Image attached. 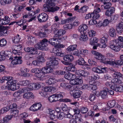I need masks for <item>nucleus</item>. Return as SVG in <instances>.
I'll return each mask as SVG.
<instances>
[{"label":"nucleus","mask_w":123,"mask_h":123,"mask_svg":"<svg viewBox=\"0 0 123 123\" xmlns=\"http://www.w3.org/2000/svg\"><path fill=\"white\" fill-rule=\"evenodd\" d=\"M113 73L112 76L114 78L113 79V84L110 87L111 88L116 92H122L123 91V87L119 85L121 82V81L118 79L122 77V74L120 72L116 71L113 69H112Z\"/></svg>","instance_id":"f257e3e1"},{"label":"nucleus","mask_w":123,"mask_h":123,"mask_svg":"<svg viewBox=\"0 0 123 123\" xmlns=\"http://www.w3.org/2000/svg\"><path fill=\"white\" fill-rule=\"evenodd\" d=\"M56 0H48L43 6V10L45 12H54L60 9L59 6H55L56 4Z\"/></svg>","instance_id":"f03ea898"},{"label":"nucleus","mask_w":123,"mask_h":123,"mask_svg":"<svg viewBox=\"0 0 123 123\" xmlns=\"http://www.w3.org/2000/svg\"><path fill=\"white\" fill-rule=\"evenodd\" d=\"M48 40L46 38H44L35 45V47L40 50H47L48 49Z\"/></svg>","instance_id":"7ed1b4c3"},{"label":"nucleus","mask_w":123,"mask_h":123,"mask_svg":"<svg viewBox=\"0 0 123 123\" xmlns=\"http://www.w3.org/2000/svg\"><path fill=\"white\" fill-rule=\"evenodd\" d=\"M46 65L48 66H53L57 65L58 63V60L59 59L54 56H52L48 58Z\"/></svg>","instance_id":"20e7f679"},{"label":"nucleus","mask_w":123,"mask_h":123,"mask_svg":"<svg viewBox=\"0 0 123 123\" xmlns=\"http://www.w3.org/2000/svg\"><path fill=\"white\" fill-rule=\"evenodd\" d=\"M114 55L111 53H108L106 54V56L107 58L106 60V59L105 62H104V63L107 64L112 65H114L115 60L112 59V58L113 57Z\"/></svg>","instance_id":"39448f33"},{"label":"nucleus","mask_w":123,"mask_h":123,"mask_svg":"<svg viewBox=\"0 0 123 123\" xmlns=\"http://www.w3.org/2000/svg\"><path fill=\"white\" fill-rule=\"evenodd\" d=\"M109 47L112 49L116 52H118L120 50V49L116 42V40L111 41L110 43Z\"/></svg>","instance_id":"423d86ee"},{"label":"nucleus","mask_w":123,"mask_h":123,"mask_svg":"<svg viewBox=\"0 0 123 123\" xmlns=\"http://www.w3.org/2000/svg\"><path fill=\"white\" fill-rule=\"evenodd\" d=\"M70 93L72 95H73V96L74 98H78L80 97L82 93V92L80 90L75 89L70 90Z\"/></svg>","instance_id":"0eeeda50"},{"label":"nucleus","mask_w":123,"mask_h":123,"mask_svg":"<svg viewBox=\"0 0 123 123\" xmlns=\"http://www.w3.org/2000/svg\"><path fill=\"white\" fill-rule=\"evenodd\" d=\"M108 35L107 33H105L103 37H102L100 40L101 43L99 45L100 47L101 48H105L106 46L105 43L107 42V38L108 37Z\"/></svg>","instance_id":"6e6552de"},{"label":"nucleus","mask_w":123,"mask_h":123,"mask_svg":"<svg viewBox=\"0 0 123 123\" xmlns=\"http://www.w3.org/2000/svg\"><path fill=\"white\" fill-rule=\"evenodd\" d=\"M92 53L93 54L95 55V57L96 59L101 61L104 63V62H105L106 59L102 54L94 50H92Z\"/></svg>","instance_id":"1a4fd4ad"},{"label":"nucleus","mask_w":123,"mask_h":123,"mask_svg":"<svg viewBox=\"0 0 123 123\" xmlns=\"http://www.w3.org/2000/svg\"><path fill=\"white\" fill-rule=\"evenodd\" d=\"M37 86L36 84L34 83H30L28 87H24V92L29 91L33 90H36L37 89Z\"/></svg>","instance_id":"9d476101"},{"label":"nucleus","mask_w":123,"mask_h":123,"mask_svg":"<svg viewBox=\"0 0 123 123\" xmlns=\"http://www.w3.org/2000/svg\"><path fill=\"white\" fill-rule=\"evenodd\" d=\"M22 57L21 56H16L14 57V59L11 62V63L13 65L21 64L23 62L21 60Z\"/></svg>","instance_id":"9b49d317"},{"label":"nucleus","mask_w":123,"mask_h":123,"mask_svg":"<svg viewBox=\"0 0 123 123\" xmlns=\"http://www.w3.org/2000/svg\"><path fill=\"white\" fill-rule=\"evenodd\" d=\"M48 16L47 14L43 13L39 14L38 16V21L40 22L46 21L48 19Z\"/></svg>","instance_id":"f8f14e48"},{"label":"nucleus","mask_w":123,"mask_h":123,"mask_svg":"<svg viewBox=\"0 0 123 123\" xmlns=\"http://www.w3.org/2000/svg\"><path fill=\"white\" fill-rule=\"evenodd\" d=\"M62 49L60 48H54L52 50L53 53H54V55L55 56H64V54L62 53Z\"/></svg>","instance_id":"ddd939ff"},{"label":"nucleus","mask_w":123,"mask_h":123,"mask_svg":"<svg viewBox=\"0 0 123 123\" xmlns=\"http://www.w3.org/2000/svg\"><path fill=\"white\" fill-rule=\"evenodd\" d=\"M13 78L12 77L9 76H4L2 78L1 82L2 83L6 81L8 85H9L15 80H13Z\"/></svg>","instance_id":"4468645a"},{"label":"nucleus","mask_w":123,"mask_h":123,"mask_svg":"<svg viewBox=\"0 0 123 123\" xmlns=\"http://www.w3.org/2000/svg\"><path fill=\"white\" fill-rule=\"evenodd\" d=\"M9 26H0V34L1 36H6L7 35V30L10 28Z\"/></svg>","instance_id":"2eb2a0df"},{"label":"nucleus","mask_w":123,"mask_h":123,"mask_svg":"<svg viewBox=\"0 0 123 123\" xmlns=\"http://www.w3.org/2000/svg\"><path fill=\"white\" fill-rule=\"evenodd\" d=\"M76 75H80L84 77L87 76L89 74V72L80 69L77 70L75 72Z\"/></svg>","instance_id":"dca6fc26"},{"label":"nucleus","mask_w":123,"mask_h":123,"mask_svg":"<svg viewBox=\"0 0 123 123\" xmlns=\"http://www.w3.org/2000/svg\"><path fill=\"white\" fill-rule=\"evenodd\" d=\"M42 106L41 103H38L33 105L30 108L31 110L33 111H36L40 109Z\"/></svg>","instance_id":"f3484780"},{"label":"nucleus","mask_w":123,"mask_h":123,"mask_svg":"<svg viewBox=\"0 0 123 123\" xmlns=\"http://www.w3.org/2000/svg\"><path fill=\"white\" fill-rule=\"evenodd\" d=\"M60 87L66 90H70L72 87L71 85L68 83L66 82H63L60 83Z\"/></svg>","instance_id":"a211bd4d"},{"label":"nucleus","mask_w":123,"mask_h":123,"mask_svg":"<svg viewBox=\"0 0 123 123\" xmlns=\"http://www.w3.org/2000/svg\"><path fill=\"white\" fill-rule=\"evenodd\" d=\"M17 82V81L16 80H14L10 84L8 85L9 89L13 91H14L18 89L19 87H16V84Z\"/></svg>","instance_id":"6ab92c4d"},{"label":"nucleus","mask_w":123,"mask_h":123,"mask_svg":"<svg viewBox=\"0 0 123 123\" xmlns=\"http://www.w3.org/2000/svg\"><path fill=\"white\" fill-rule=\"evenodd\" d=\"M65 31L63 30L60 29L59 30L57 33L55 34V37L58 38L59 40H61L62 39V36L65 34Z\"/></svg>","instance_id":"aec40b11"},{"label":"nucleus","mask_w":123,"mask_h":123,"mask_svg":"<svg viewBox=\"0 0 123 123\" xmlns=\"http://www.w3.org/2000/svg\"><path fill=\"white\" fill-rule=\"evenodd\" d=\"M10 18L8 16H5L4 18L1 19L0 23L2 25H7L10 22Z\"/></svg>","instance_id":"412c9836"},{"label":"nucleus","mask_w":123,"mask_h":123,"mask_svg":"<svg viewBox=\"0 0 123 123\" xmlns=\"http://www.w3.org/2000/svg\"><path fill=\"white\" fill-rule=\"evenodd\" d=\"M58 38H54L50 39L48 41L49 43L52 45H56L59 44L60 42L58 40Z\"/></svg>","instance_id":"4be33fe9"},{"label":"nucleus","mask_w":123,"mask_h":123,"mask_svg":"<svg viewBox=\"0 0 123 123\" xmlns=\"http://www.w3.org/2000/svg\"><path fill=\"white\" fill-rule=\"evenodd\" d=\"M34 98V96L32 92H24V98L30 99L33 98Z\"/></svg>","instance_id":"5701e85b"},{"label":"nucleus","mask_w":123,"mask_h":123,"mask_svg":"<svg viewBox=\"0 0 123 123\" xmlns=\"http://www.w3.org/2000/svg\"><path fill=\"white\" fill-rule=\"evenodd\" d=\"M12 118V115H6L0 120V123H7L9 120L11 119Z\"/></svg>","instance_id":"b1692460"},{"label":"nucleus","mask_w":123,"mask_h":123,"mask_svg":"<svg viewBox=\"0 0 123 123\" xmlns=\"http://www.w3.org/2000/svg\"><path fill=\"white\" fill-rule=\"evenodd\" d=\"M47 66L46 67H45L42 68V71L43 72L46 74L47 73H49L53 71V69L51 67Z\"/></svg>","instance_id":"393cba45"},{"label":"nucleus","mask_w":123,"mask_h":123,"mask_svg":"<svg viewBox=\"0 0 123 123\" xmlns=\"http://www.w3.org/2000/svg\"><path fill=\"white\" fill-rule=\"evenodd\" d=\"M64 60L66 62H71L74 60L73 55H67L63 57Z\"/></svg>","instance_id":"a878e982"},{"label":"nucleus","mask_w":123,"mask_h":123,"mask_svg":"<svg viewBox=\"0 0 123 123\" xmlns=\"http://www.w3.org/2000/svg\"><path fill=\"white\" fill-rule=\"evenodd\" d=\"M115 12V8L113 7L108 9L105 12V14L107 16L109 17L111 16L112 14Z\"/></svg>","instance_id":"bb28decb"},{"label":"nucleus","mask_w":123,"mask_h":123,"mask_svg":"<svg viewBox=\"0 0 123 123\" xmlns=\"http://www.w3.org/2000/svg\"><path fill=\"white\" fill-rule=\"evenodd\" d=\"M87 27L85 24H83L79 26L78 28V30L80 32H82L83 33H85V31L87 30Z\"/></svg>","instance_id":"cd10ccee"},{"label":"nucleus","mask_w":123,"mask_h":123,"mask_svg":"<svg viewBox=\"0 0 123 123\" xmlns=\"http://www.w3.org/2000/svg\"><path fill=\"white\" fill-rule=\"evenodd\" d=\"M119 16L117 15H111L110 17V19L109 20L110 22L114 23L118 19Z\"/></svg>","instance_id":"c85d7f7f"},{"label":"nucleus","mask_w":123,"mask_h":123,"mask_svg":"<svg viewBox=\"0 0 123 123\" xmlns=\"http://www.w3.org/2000/svg\"><path fill=\"white\" fill-rule=\"evenodd\" d=\"M35 75L36 77L39 78H43L46 76V75L42 71H39L35 74Z\"/></svg>","instance_id":"c756f323"},{"label":"nucleus","mask_w":123,"mask_h":123,"mask_svg":"<svg viewBox=\"0 0 123 123\" xmlns=\"http://www.w3.org/2000/svg\"><path fill=\"white\" fill-rule=\"evenodd\" d=\"M48 90L47 87H43L42 88L41 91L39 92V93L42 96H45L47 94V92H48Z\"/></svg>","instance_id":"7c9ffc66"},{"label":"nucleus","mask_w":123,"mask_h":123,"mask_svg":"<svg viewBox=\"0 0 123 123\" xmlns=\"http://www.w3.org/2000/svg\"><path fill=\"white\" fill-rule=\"evenodd\" d=\"M23 92V89H20L17 92H15L13 94V96L16 97L22 96V93Z\"/></svg>","instance_id":"2f4dec72"},{"label":"nucleus","mask_w":123,"mask_h":123,"mask_svg":"<svg viewBox=\"0 0 123 123\" xmlns=\"http://www.w3.org/2000/svg\"><path fill=\"white\" fill-rule=\"evenodd\" d=\"M98 41V39L96 37H92L90 39V44L91 45L96 44Z\"/></svg>","instance_id":"473e14b6"},{"label":"nucleus","mask_w":123,"mask_h":123,"mask_svg":"<svg viewBox=\"0 0 123 123\" xmlns=\"http://www.w3.org/2000/svg\"><path fill=\"white\" fill-rule=\"evenodd\" d=\"M77 47V45L76 44L70 45L67 48V50L68 52H71L75 50Z\"/></svg>","instance_id":"72a5a7b5"},{"label":"nucleus","mask_w":123,"mask_h":123,"mask_svg":"<svg viewBox=\"0 0 123 123\" xmlns=\"http://www.w3.org/2000/svg\"><path fill=\"white\" fill-rule=\"evenodd\" d=\"M106 88H104V90L100 92V93L101 94L102 98H106L107 95V91Z\"/></svg>","instance_id":"f704fd0d"},{"label":"nucleus","mask_w":123,"mask_h":123,"mask_svg":"<svg viewBox=\"0 0 123 123\" xmlns=\"http://www.w3.org/2000/svg\"><path fill=\"white\" fill-rule=\"evenodd\" d=\"M116 34V32L115 29L113 28H111L109 30V34L111 37L115 36Z\"/></svg>","instance_id":"c9c22d12"},{"label":"nucleus","mask_w":123,"mask_h":123,"mask_svg":"<svg viewBox=\"0 0 123 123\" xmlns=\"http://www.w3.org/2000/svg\"><path fill=\"white\" fill-rule=\"evenodd\" d=\"M76 62L78 65L82 66L84 65H85V64L86 63L84 59L82 58H79L77 61Z\"/></svg>","instance_id":"e433bc0d"},{"label":"nucleus","mask_w":123,"mask_h":123,"mask_svg":"<svg viewBox=\"0 0 123 123\" xmlns=\"http://www.w3.org/2000/svg\"><path fill=\"white\" fill-rule=\"evenodd\" d=\"M116 101L114 100L108 101L107 104L108 106L109 107V109H110V108H112L114 107L116 104Z\"/></svg>","instance_id":"4c0bfd02"},{"label":"nucleus","mask_w":123,"mask_h":123,"mask_svg":"<svg viewBox=\"0 0 123 123\" xmlns=\"http://www.w3.org/2000/svg\"><path fill=\"white\" fill-rule=\"evenodd\" d=\"M55 97V94H53L50 96L48 98L49 100L51 102H55L58 101V99Z\"/></svg>","instance_id":"58836bf2"},{"label":"nucleus","mask_w":123,"mask_h":123,"mask_svg":"<svg viewBox=\"0 0 123 123\" xmlns=\"http://www.w3.org/2000/svg\"><path fill=\"white\" fill-rule=\"evenodd\" d=\"M16 23L18 24L21 26H22V28L23 29V19H21L20 21H18L17 22L15 21H13L12 22L9 24V25H13L15 23Z\"/></svg>","instance_id":"ea45409f"},{"label":"nucleus","mask_w":123,"mask_h":123,"mask_svg":"<svg viewBox=\"0 0 123 123\" xmlns=\"http://www.w3.org/2000/svg\"><path fill=\"white\" fill-rule=\"evenodd\" d=\"M88 8V7L87 6L84 5L79 10V11L80 13H83L86 12L87 11Z\"/></svg>","instance_id":"a19ab883"},{"label":"nucleus","mask_w":123,"mask_h":123,"mask_svg":"<svg viewBox=\"0 0 123 123\" xmlns=\"http://www.w3.org/2000/svg\"><path fill=\"white\" fill-rule=\"evenodd\" d=\"M79 39L81 41H85L87 40L88 37L86 35L84 34H82L80 36Z\"/></svg>","instance_id":"79ce46f5"},{"label":"nucleus","mask_w":123,"mask_h":123,"mask_svg":"<svg viewBox=\"0 0 123 123\" xmlns=\"http://www.w3.org/2000/svg\"><path fill=\"white\" fill-rule=\"evenodd\" d=\"M65 117V114L62 112H60L59 115H57V118L60 120H62Z\"/></svg>","instance_id":"37998d69"},{"label":"nucleus","mask_w":123,"mask_h":123,"mask_svg":"<svg viewBox=\"0 0 123 123\" xmlns=\"http://www.w3.org/2000/svg\"><path fill=\"white\" fill-rule=\"evenodd\" d=\"M7 43L6 41L4 39L0 40V46L3 47L5 46L6 45Z\"/></svg>","instance_id":"c03bdc74"},{"label":"nucleus","mask_w":123,"mask_h":123,"mask_svg":"<svg viewBox=\"0 0 123 123\" xmlns=\"http://www.w3.org/2000/svg\"><path fill=\"white\" fill-rule=\"evenodd\" d=\"M12 111L11 112L12 116L14 117H17L18 116V111L16 109H12Z\"/></svg>","instance_id":"a18cd8bd"},{"label":"nucleus","mask_w":123,"mask_h":123,"mask_svg":"<svg viewBox=\"0 0 123 123\" xmlns=\"http://www.w3.org/2000/svg\"><path fill=\"white\" fill-rule=\"evenodd\" d=\"M30 52L31 54H35L37 53L36 48L33 47H30Z\"/></svg>","instance_id":"49530a36"},{"label":"nucleus","mask_w":123,"mask_h":123,"mask_svg":"<svg viewBox=\"0 0 123 123\" xmlns=\"http://www.w3.org/2000/svg\"><path fill=\"white\" fill-rule=\"evenodd\" d=\"M55 97L57 98L58 101L62 99L63 98L62 93L60 92H58L56 94H54Z\"/></svg>","instance_id":"de8ad7c7"},{"label":"nucleus","mask_w":123,"mask_h":123,"mask_svg":"<svg viewBox=\"0 0 123 123\" xmlns=\"http://www.w3.org/2000/svg\"><path fill=\"white\" fill-rule=\"evenodd\" d=\"M76 79L77 80L78 85L81 84L83 83L82 78L81 76L78 75L77 76Z\"/></svg>","instance_id":"09e8293b"},{"label":"nucleus","mask_w":123,"mask_h":123,"mask_svg":"<svg viewBox=\"0 0 123 123\" xmlns=\"http://www.w3.org/2000/svg\"><path fill=\"white\" fill-rule=\"evenodd\" d=\"M109 21H108V19H106L102 23V25H98V27H100L102 26H105L108 25L109 24Z\"/></svg>","instance_id":"8fccbe9b"},{"label":"nucleus","mask_w":123,"mask_h":123,"mask_svg":"<svg viewBox=\"0 0 123 123\" xmlns=\"http://www.w3.org/2000/svg\"><path fill=\"white\" fill-rule=\"evenodd\" d=\"M58 26L56 24H54L51 26V30L53 31H55L58 29Z\"/></svg>","instance_id":"3c124183"},{"label":"nucleus","mask_w":123,"mask_h":123,"mask_svg":"<svg viewBox=\"0 0 123 123\" xmlns=\"http://www.w3.org/2000/svg\"><path fill=\"white\" fill-rule=\"evenodd\" d=\"M2 53H3L4 56L6 57V56L7 57H11V53L10 51H6L2 52Z\"/></svg>","instance_id":"603ef678"},{"label":"nucleus","mask_w":123,"mask_h":123,"mask_svg":"<svg viewBox=\"0 0 123 123\" xmlns=\"http://www.w3.org/2000/svg\"><path fill=\"white\" fill-rule=\"evenodd\" d=\"M19 35H17L15 36L14 37L13 42H14L15 43H18L20 41V37H19Z\"/></svg>","instance_id":"864d4df0"},{"label":"nucleus","mask_w":123,"mask_h":123,"mask_svg":"<svg viewBox=\"0 0 123 123\" xmlns=\"http://www.w3.org/2000/svg\"><path fill=\"white\" fill-rule=\"evenodd\" d=\"M97 88V86L93 84H89V90H95Z\"/></svg>","instance_id":"5fc2aeb1"},{"label":"nucleus","mask_w":123,"mask_h":123,"mask_svg":"<svg viewBox=\"0 0 123 123\" xmlns=\"http://www.w3.org/2000/svg\"><path fill=\"white\" fill-rule=\"evenodd\" d=\"M55 78H53L49 79L47 81V82L49 85L53 84L55 82Z\"/></svg>","instance_id":"6e6d98bb"},{"label":"nucleus","mask_w":123,"mask_h":123,"mask_svg":"<svg viewBox=\"0 0 123 123\" xmlns=\"http://www.w3.org/2000/svg\"><path fill=\"white\" fill-rule=\"evenodd\" d=\"M80 111L82 113L85 114L87 112L88 109L86 107H82L80 109Z\"/></svg>","instance_id":"4d7b16f0"},{"label":"nucleus","mask_w":123,"mask_h":123,"mask_svg":"<svg viewBox=\"0 0 123 123\" xmlns=\"http://www.w3.org/2000/svg\"><path fill=\"white\" fill-rule=\"evenodd\" d=\"M10 109L9 107H6L2 108L0 110V113H4L6 112Z\"/></svg>","instance_id":"13d9d810"},{"label":"nucleus","mask_w":123,"mask_h":123,"mask_svg":"<svg viewBox=\"0 0 123 123\" xmlns=\"http://www.w3.org/2000/svg\"><path fill=\"white\" fill-rule=\"evenodd\" d=\"M123 65V61L120 60H116L114 64V65Z\"/></svg>","instance_id":"bf43d9fd"},{"label":"nucleus","mask_w":123,"mask_h":123,"mask_svg":"<svg viewBox=\"0 0 123 123\" xmlns=\"http://www.w3.org/2000/svg\"><path fill=\"white\" fill-rule=\"evenodd\" d=\"M105 5L104 7L105 9H106L107 10L108 9H110L111 7V2H109L106 3L105 4Z\"/></svg>","instance_id":"052dcab7"},{"label":"nucleus","mask_w":123,"mask_h":123,"mask_svg":"<svg viewBox=\"0 0 123 123\" xmlns=\"http://www.w3.org/2000/svg\"><path fill=\"white\" fill-rule=\"evenodd\" d=\"M42 71V68H34L31 70V72L32 73H35V74L39 71Z\"/></svg>","instance_id":"680f3d73"},{"label":"nucleus","mask_w":123,"mask_h":123,"mask_svg":"<svg viewBox=\"0 0 123 123\" xmlns=\"http://www.w3.org/2000/svg\"><path fill=\"white\" fill-rule=\"evenodd\" d=\"M101 11V9L98 6H95V9L92 13H99Z\"/></svg>","instance_id":"e2e57ef3"},{"label":"nucleus","mask_w":123,"mask_h":123,"mask_svg":"<svg viewBox=\"0 0 123 123\" xmlns=\"http://www.w3.org/2000/svg\"><path fill=\"white\" fill-rule=\"evenodd\" d=\"M70 84L73 85H78L77 80L76 79L73 80H71L70 81Z\"/></svg>","instance_id":"0e129e2a"},{"label":"nucleus","mask_w":123,"mask_h":123,"mask_svg":"<svg viewBox=\"0 0 123 123\" xmlns=\"http://www.w3.org/2000/svg\"><path fill=\"white\" fill-rule=\"evenodd\" d=\"M72 76V74L69 73L68 74H66L64 76V77L66 79L68 80H71Z\"/></svg>","instance_id":"69168bd1"},{"label":"nucleus","mask_w":123,"mask_h":123,"mask_svg":"<svg viewBox=\"0 0 123 123\" xmlns=\"http://www.w3.org/2000/svg\"><path fill=\"white\" fill-rule=\"evenodd\" d=\"M92 16V18L94 19H98L100 17V15L99 13H93Z\"/></svg>","instance_id":"338daca9"},{"label":"nucleus","mask_w":123,"mask_h":123,"mask_svg":"<svg viewBox=\"0 0 123 123\" xmlns=\"http://www.w3.org/2000/svg\"><path fill=\"white\" fill-rule=\"evenodd\" d=\"M12 52L14 55H20L21 54V53L18 50H16L14 49L12 50Z\"/></svg>","instance_id":"774afa93"}]
</instances>
